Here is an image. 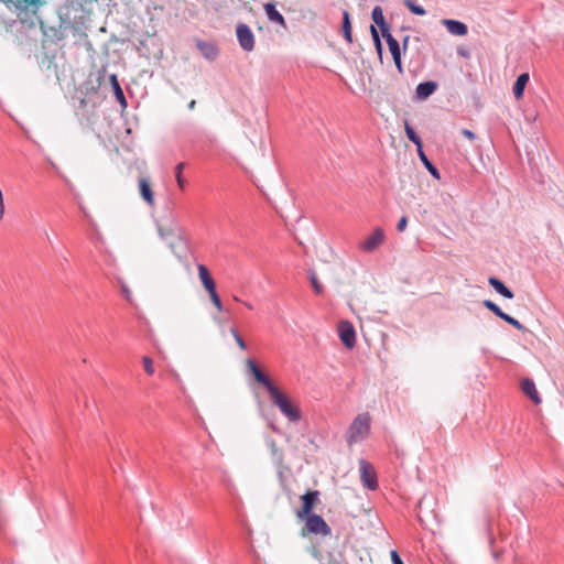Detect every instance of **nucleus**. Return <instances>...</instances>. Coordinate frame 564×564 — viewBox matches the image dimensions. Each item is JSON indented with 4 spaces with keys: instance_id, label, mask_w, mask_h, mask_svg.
<instances>
[{
    "instance_id": "e433bc0d",
    "label": "nucleus",
    "mask_w": 564,
    "mask_h": 564,
    "mask_svg": "<svg viewBox=\"0 0 564 564\" xmlns=\"http://www.w3.org/2000/svg\"><path fill=\"white\" fill-rule=\"evenodd\" d=\"M462 134L465 138H467L469 141L476 140V134L473 131L468 130V129H463L462 130Z\"/></svg>"
},
{
    "instance_id": "37998d69",
    "label": "nucleus",
    "mask_w": 564,
    "mask_h": 564,
    "mask_svg": "<svg viewBox=\"0 0 564 564\" xmlns=\"http://www.w3.org/2000/svg\"><path fill=\"white\" fill-rule=\"evenodd\" d=\"M196 106V101L195 100H192L189 104H188V108L189 109H194Z\"/></svg>"
},
{
    "instance_id": "f3484780",
    "label": "nucleus",
    "mask_w": 564,
    "mask_h": 564,
    "mask_svg": "<svg viewBox=\"0 0 564 564\" xmlns=\"http://www.w3.org/2000/svg\"><path fill=\"white\" fill-rule=\"evenodd\" d=\"M529 79H530V77H529L528 73H523L518 76L516 83L513 84V88H512L513 96L517 100L522 99L523 93H524L527 84L529 83Z\"/></svg>"
},
{
    "instance_id": "a878e982",
    "label": "nucleus",
    "mask_w": 564,
    "mask_h": 564,
    "mask_svg": "<svg viewBox=\"0 0 564 564\" xmlns=\"http://www.w3.org/2000/svg\"><path fill=\"white\" fill-rule=\"evenodd\" d=\"M404 130H405V134H406L408 139L410 141H412L416 145L417 149H421L422 148L421 138L415 133L413 128L408 122H405V124H404Z\"/></svg>"
},
{
    "instance_id": "ddd939ff",
    "label": "nucleus",
    "mask_w": 564,
    "mask_h": 564,
    "mask_svg": "<svg viewBox=\"0 0 564 564\" xmlns=\"http://www.w3.org/2000/svg\"><path fill=\"white\" fill-rule=\"evenodd\" d=\"M521 390L522 392L530 398V400L534 404H540L542 399L536 390L535 383L530 378H524L521 380Z\"/></svg>"
},
{
    "instance_id": "dca6fc26",
    "label": "nucleus",
    "mask_w": 564,
    "mask_h": 564,
    "mask_svg": "<svg viewBox=\"0 0 564 564\" xmlns=\"http://www.w3.org/2000/svg\"><path fill=\"white\" fill-rule=\"evenodd\" d=\"M437 89L435 82H424L417 85L415 95L420 100H424L430 97Z\"/></svg>"
},
{
    "instance_id": "b1692460",
    "label": "nucleus",
    "mask_w": 564,
    "mask_h": 564,
    "mask_svg": "<svg viewBox=\"0 0 564 564\" xmlns=\"http://www.w3.org/2000/svg\"><path fill=\"white\" fill-rule=\"evenodd\" d=\"M417 154H419L420 160L424 163L425 167L429 170V172L436 178H440L437 169L429 161L427 156L425 155V153L423 151V148L417 149Z\"/></svg>"
},
{
    "instance_id": "a211bd4d",
    "label": "nucleus",
    "mask_w": 564,
    "mask_h": 564,
    "mask_svg": "<svg viewBox=\"0 0 564 564\" xmlns=\"http://www.w3.org/2000/svg\"><path fill=\"white\" fill-rule=\"evenodd\" d=\"M371 18H372L373 22L381 29L382 35L384 34V32H389V26L386 23L383 11H382L381 7L377 6L373 8Z\"/></svg>"
},
{
    "instance_id": "49530a36",
    "label": "nucleus",
    "mask_w": 564,
    "mask_h": 564,
    "mask_svg": "<svg viewBox=\"0 0 564 564\" xmlns=\"http://www.w3.org/2000/svg\"><path fill=\"white\" fill-rule=\"evenodd\" d=\"M200 50H204V47H207V45H199Z\"/></svg>"
},
{
    "instance_id": "a19ab883",
    "label": "nucleus",
    "mask_w": 564,
    "mask_h": 564,
    "mask_svg": "<svg viewBox=\"0 0 564 564\" xmlns=\"http://www.w3.org/2000/svg\"><path fill=\"white\" fill-rule=\"evenodd\" d=\"M373 42H375V45H376V48H377L378 53L381 54V52H382L381 41L377 40V41H373Z\"/></svg>"
},
{
    "instance_id": "f8f14e48",
    "label": "nucleus",
    "mask_w": 564,
    "mask_h": 564,
    "mask_svg": "<svg viewBox=\"0 0 564 564\" xmlns=\"http://www.w3.org/2000/svg\"><path fill=\"white\" fill-rule=\"evenodd\" d=\"M263 9L270 22L275 23L283 29H286V21L284 17L276 10L275 4L273 2L264 3Z\"/></svg>"
},
{
    "instance_id": "2f4dec72",
    "label": "nucleus",
    "mask_w": 564,
    "mask_h": 564,
    "mask_svg": "<svg viewBox=\"0 0 564 564\" xmlns=\"http://www.w3.org/2000/svg\"><path fill=\"white\" fill-rule=\"evenodd\" d=\"M167 241L171 251L180 257V249L185 245V241L183 240V242H178L175 238L169 239Z\"/></svg>"
},
{
    "instance_id": "72a5a7b5",
    "label": "nucleus",
    "mask_w": 564,
    "mask_h": 564,
    "mask_svg": "<svg viewBox=\"0 0 564 564\" xmlns=\"http://www.w3.org/2000/svg\"><path fill=\"white\" fill-rule=\"evenodd\" d=\"M230 334L234 337L235 341L237 343L238 347L241 350H245L247 348L245 340L240 336V334L235 328H230Z\"/></svg>"
},
{
    "instance_id": "39448f33",
    "label": "nucleus",
    "mask_w": 564,
    "mask_h": 564,
    "mask_svg": "<svg viewBox=\"0 0 564 564\" xmlns=\"http://www.w3.org/2000/svg\"><path fill=\"white\" fill-rule=\"evenodd\" d=\"M386 241V232L381 227L375 228L358 243V249L366 253L376 251Z\"/></svg>"
},
{
    "instance_id": "f257e3e1",
    "label": "nucleus",
    "mask_w": 564,
    "mask_h": 564,
    "mask_svg": "<svg viewBox=\"0 0 564 564\" xmlns=\"http://www.w3.org/2000/svg\"><path fill=\"white\" fill-rule=\"evenodd\" d=\"M270 398L274 405L279 408L281 413L291 422L301 420L302 414L300 408L294 404L290 398L283 393L279 388L272 389Z\"/></svg>"
},
{
    "instance_id": "a18cd8bd",
    "label": "nucleus",
    "mask_w": 564,
    "mask_h": 564,
    "mask_svg": "<svg viewBox=\"0 0 564 564\" xmlns=\"http://www.w3.org/2000/svg\"><path fill=\"white\" fill-rule=\"evenodd\" d=\"M406 43H408V37L404 39V43H403L404 47L406 46Z\"/></svg>"
},
{
    "instance_id": "7ed1b4c3",
    "label": "nucleus",
    "mask_w": 564,
    "mask_h": 564,
    "mask_svg": "<svg viewBox=\"0 0 564 564\" xmlns=\"http://www.w3.org/2000/svg\"><path fill=\"white\" fill-rule=\"evenodd\" d=\"M370 431V415L361 413L357 415L347 431V442L349 444L357 443L369 434Z\"/></svg>"
},
{
    "instance_id": "4468645a",
    "label": "nucleus",
    "mask_w": 564,
    "mask_h": 564,
    "mask_svg": "<svg viewBox=\"0 0 564 564\" xmlns=\"http://www.w3.org/2000/svg\"><path fill=\"white\" fill-rule=\"evenodd\" d=\"M442 24L446 28L448 33L456 36H465L468 32V28L465 23L453 20V19H443Z\"/></svg>"
},
{
    "instance_id": "423d86ee",
    "label": "nucleus",
    "mask_w": 564,
    "mask_h": 564,
    "mask_svg": "<svg viewBox=\"0 0 564 564\" xmlns=\"http://www.w3.org/2000/svg\"><path fill=\"white\" fill-rule=\"evenodd\" d=\"M318 496L319 492L317 490H310L301 496L302 507L295 512L299 520H303L306 516L314 514L312 511L318 501Z\"/></svg>"
},
{
    "instance_id": "1a4fd4ad",
    "label": "nucleus",
    "mask_w": 564,
    "mask_h": 564,
    "mask_svg": "<svg viewBox=\"0 0 564 564\" xmlns=\"http://www.w3.org/2000/svg\"><path fill=\"white\" fill-rule=\"evenodd\" d=\"M338 334L341 343L348 349L356 345V332L352 324L348 321H343L338 324Z\"/></svg>"
},
{
    "instance_id": "cd10ccee",
    "label": "nucleus",
    "mask_w": 564,
    "mask_h": 564,
    "mask_svg": "<svg viewBox=\"0 0 564 564\" xmlns=\"http://www.w3.org/2000/svg\"><path fill=\"white\" fill-rule=\"evenodd\" d=\"M403 3L413 14L424 15L426 13L423 7L415 4L412 0H404Z\"/></svg>"
},
{
    "instance_id": "473e14b6",
    "label": "nucleus",
    "mask_w": 564,
    "mask_h": 564,
    "mask_svg": "<svg viewBox=\"0 0 564 564\" xmlns=\"http://www.w3.org/2000/svg\"><path fill=\"white\" fill-rule=\"evenodd\" d=\"M310 280L312 282L315 293L322 294L324 289L323 285L319 283L315 272L310 273Z\"/></svg>"
},
{
    "instance_id": "c03bdc74",
    "label": "nucleus",
    "mask_w": 564,
    "mask_h": 564,
    "mask_svg": "<svg viewBox=\"0 0 564 564\" xmlns=\"http://www.w3.org/2000/svg\"><path fill=\"white\" fill-rule=\"evenodd\" d=\"M245 305H246V307H248L249 310H252V308H253V307H252V305H251L249 302H245Z\"/></svg>"
},
{
    "instance_id": "6ab92c4d",
    "label": "nucleus",
    "mask_w": 564,
    "mask_h": 564,
    "mask_svg": "<svg viewBox=\"0 0 564 564\" xmlns=\"http://www.w3.org/2000/svg\"><path fill=\"white\" fill-rule=\"evenodd\" d=\"M489 284L503 297L512 299L513 293L510 289H508L499 279L495 276H490L488 280Z\"/></svg>"
},
{
    "instance_id": "4c0bfd02",
    "label": "nucleus",
    "mask_w": 564,
    "mask_h": 564,
    "mask_svg": "<svg viewBox=\"0 0 564 564\" xmlns=\"http://www.w3.org/2000/svg\"><path fill=\"white\" fill-rule=\"evenodd\" d=\"M393 62L399 70L400 74L403 73V67H402V62H401V55L399 56H393Z\"/></svg>"
},
{
    "instance_id": "2eb2a0df",
    "label": "nucleus",
    "mask_w": 564,
    "mask_h": 564,
    "mask_svg": "<svg viewBox=\"0 0 564 564\" xmlns=\"http://www.w3.org/2000/svg\"><path fill=\"white\" fill-rule=\"evenodd\" d=\"M158 231L160 237L163 240H169L175 238L178 242H183V234L180 230H176L174 226H158Z\"/></svg>"
},
{
    "instance_id": "bb28decb",
    "label": "nucleus",
    "mask_w": 564,
    "mask_h": 564,
    "mask_svg": "<svg viewBox=\"0 0 564 564\" xmlns=\"http://www.w3.org/2000/svg\"><path fill=\"white\" fill-rule=\"evenodd\" d=\"M268 446L270 448L271 455L276 459L278 463H282L283 455L281 448L278 446L274 440H270L268 442Z\"/></svg>"
},
{
    "instance_id": "5701e85b",
    "label": "nucleus",
    "mask_w": 564,
    "mask_h": 564,
    "mask_svg": "<svg viewBox=\"0 0 564 564\" xmlns=\"http://www.w3.org/2000/svg\"><path fill=\"white\" fill-rule=\"evenodd\" d=\"M382 36L387 41L392 57L401 55L399 42L391 35L390 31L384 32Z\"/></svg>"
},
{
    "instance_id": "c756f323",
    "label": "nucleus",
    "mask_w": 564,
    "mask_h": 564,
    "mask_svg": "<svg viewBox=\"0 0 564 564\" xmlns=\"http://www.w3.org/2000/svg\"><path fill=\"white\" fill-rule=\"evenodd\" d=\"M484 305L490 312H492L496 316L501 317L503 315V312L501 311V308L496 303H494L492 301L486 300V301H484Z\"/></svg>"
},
{
    "instance_id": "4be33fe9",
    "label": "nucleus",
    "mask_w": 564,
    "mask_h": 564,
    "mask_svg": "<svg viewBox=\"0 0 564 564\" xmlns=\"http://www.w3.org/2000/svg\"><path fill=\"white\" fill-rule=\"evenodd\" d=\"M343 34L346 41L350 44L352 43V35H351V23L348 11H344L343 13Z\"/></svg>"
},
{
    "instance_id": "6e6552de",
    "label": "nucleus",
    "mask_w": 564,
    "mask_h": 564,
    "mask_svg": "<svg viewBox=\"0 0 564 564\" xmlns=\"http://www.w3.org/2000/svg\"><path fill=\"white\" fill-rule=\"evenodd\" d=\"M236 34L242 50L251 52L254 48V36L247 24L239 23L236 28Z\"/></svg>"
},
{
    "instance_id": "f704fd0d",
    "label": "nucleus",
    "mask_w": 564,
    "mask_h": 564,
    "mask_svg": "<svg viewBox=\"0 0 564 564\" xmlns=\"http://www.w3.org/2000/svg\"><path fill=\"white\" fill-rule=\"evenodd\" d=\"M41 2H42V0H18L19 6L24 7V8L37 6Z\"/></svg>"
},
{
    "instance_id": "9b49d317",
    "label": "nucleus",
    "mask_w": 564,
    "mask_h": 564,
    "mask_svg": "<svg viewBox=\"0 0 564 564\" xmlns=\"http://www.w3.org/2000/svg\"><path fill=\"white\" fill-rule=\"evenodd\" d=\"M247 367L252 373L254 380L262 384L267 389L269 394L272 393V389H276V387L271 382L269 377L264 375L252 360L247 361Z\"/></svg>"
},
{
    "instance_id": "393cba45",
    "label": "nucleus",
    "mask_w": 564,
    "mask_h": 564,
    "mask_svg": "<svg viewBox=\"0 0 564 564\" xmlns=\"http://www.w3.org/2000/svg\"><path fill=\"white\" fill-rule=\"evenodd\" d=\"M184 169H185V163L184 162H180L178 164H176V166L174 169L175 180H176L177 186L181 189H184L185 186H186V180L183 177Z\"/></svg>"
},
{
    "instance_id": "58836bf2",
    "label": "nucleus",
    "mask_w": 564,
    "mask_h": 564,
    "mask_svg": "<svg viewBox=\"0 0 564 564\" xmlns=\"http://www.w3.org/2000/svg\"><path fill=\"white\" fill-rule=\"evenodd\" d=\"M391 560H392L393 564H404L402 562V560L400 558V556H399L397 551H392L391 552Z\"/></svg>"
},
{
    "instance_id": "f03ea898",
    "label": "nucleus",
    "mask_w": 564,
    "mask_h": 564,
    "mask_svg": "<svg viewBox=\"0 0 564 564\" xmlns=\"http://www.w3.org/2000/svg\"><path fill=\"white\" fill-rule=\"evenodd\" d=\"M197 271H198V278L202 282V285H203L204 290L208 293L214 307L217 310V312H223L224 306H223L220 296L217 293L216 282L213 279L208 268L204 264H198Z\"/></svg>"
},
{
    "instance_id": "0eeeda50",
    "label": "nucleus",
    "mask_w": 564,
    "mask_h": 564,
    "mask_svg": "<svg viewBox=\"0 0 564 564\" xmlns=\"http://www.w3.org/2000/svg\"><path fill=\"white\" fill-rule=\"evenodd\" d=\"M360 478L365 487L375 490L378 487L376 473L370 463L365 459L359 460Z\"/></svg>"
},
{
    "instance_id": "c9c22d12",
    "label": "nucleus",
    "mask_w": 564,
    "mask_h": 564,
    "mask_svg": "<svg viewBox=\"0 0 564 564\" xmlns=\"http://www.w3.org/2000/svg\"><path fill=\"white\" fill-rule=\"evenodd\" d=\"M408 226V218L405 216L401 217L398 225H397V229L399 231H403Z\"/></svg>"
},
{
    "instance_id": "79ce46f5",
    "label": "nucleus",
    "mask_w": 564,
    "mask_h": 564,
    "mask_svg": "<svg viewBox=\"0 0 564 564\" xmlns=\"http://www.w3.org/2000/svg\"><path fill=\"white\" fill-rule=\"evenodd\" d=\"M213 319H214L215 323H217L219 325L224 324V319L220 318L219 316H214Z\"/></svg>"
},
{
    "instance_id": "9d476101",
    "label": "nucleus",
    "mask_w": 564,
    "mask_h": 564,
    "mask_svg": "<svg viewBox=\"0 0 564 564\" xmlns=\"http://www.w3.org/2000/svg\"><path fill=\"white\" fill-rule=\"evenodd\" d=\"M138 185H139V193H140L141 198L143 199V202L149 207H154L155 206V197H154V192L152 189L150 180L148 177H140L138 181Z\"/></svg>"
},
{
    "instance_id": "412c9836",
    "label": "nucleus",
    "mask_w": 564,
    "mask_h": 564,
    "mask_svg": "<svg viewBox=\"0 0 564 564\" xmlns=\"http://www.w3.org/2000/svg\"><path fill=\"white\" fill-rule=\"evenodd\" d=\"M110 84L112 86L116 99L121 104L126 105V97L116 74L110 76Z\"/></svg>"
},
{
    "instance_id": "20e7f679",
    "label": "nucleus",
    "mask_w": 564,
    "mask_h": 564,
    "mask_svg": "<svg viewBox=\"0 0 564 564\" xmlns=\"http://www.w3.org/2000/svg\"><path fill=\"white\" fill-rule=\"evenodd\" d=\"M303 520H305V524L301 529L302 536H307L310 534L328 536L332 534L330 527L319 514H310L304 517Z\"/></svg>"
},
{
    "instance_id": "7c9ffc66",
    "label": "nucleus",
    "mask_w": 564,
    "mask_h": 564,
    "mask_svg": "<svg viewBox=\"0 0 564 564\" xmlns=\"http://www.w3.org/2000/svg\"><path fill=\"white\" fill-rule=\"evenodd\" d=\"M142 364H143L144 371L149 376H152L154 373V364H153L152 358H150L148 356L142 357Z\"/></svg>"
},
{
    "instance_id": "c85d7f7f",
    "label": "nucleus",
    "mask_w": 564,
    "mask_h": 564,
    "mask_svg": "<svg viewBox=\"0 0 564 564\" xmlns=\"http://www.w3.org/2000/svg\"><path fill=\"white\" fill-rule=\"evenodd\" d=\"M500 318L503 319L505 322H507L508 324H510L511 326H513L514 328H517L519 330H524V326L519 321H517L512 316L506 314L505 312Z\"/></svg>"
},
{
    "instance_id": "ea45409f",
    "label": "nucleus",
    "mask_w": 564,
    "mask_h": 564,
    "mask_svg": "<svg viewBox=\"0 0 564 564\" xmlns=\"http://www.w3.org/2000/svg\"><path fill=\"white\" fill-rule=\"evenodd\" d=\"M370 32H371V36H372L373 41L380 40L379 33H378V31H377L375 25L370 26Z\"/></svg>"
},
{
    "instance_id": "aec40b11",
    "label": "nucleus",
    "mask_w": 564,
    "mask_h": 564,
    "mask_svg": "<svg viewBox=\"0 0 564 564\" xmlns=\"http://www.w3.org/2000/svg\"><path fill=\"white\" fill-rule=\"evenodd\" d=\"M489 284L503 297L512 299L513 293L510 289H508L499 279L495 276H490L488 280Z\"/></svg>"
}]
</instances>
